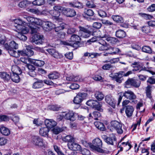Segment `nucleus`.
Wrapping results in <instances>:
<instances>
[{"label": "nucleus", "mask_w": 155, "mask_h": 155, "mask_svg": "<svg viewBox=\"0 0 155 155\" xmlns=\"http://www.w3.org/2000/svg\"><path fill=\"white\" fill-rule=\"evenodd\" d=\"M53 9L60 14L61 12L63 15L67 17H73L76 14V11L74 9L62 7L58 5L54 6Z\"/></svg>", "instance_id": "f257e3e1"}, {"label": "nucleus", "mask_w": 155, "mask_h": 155, "mask_svg": "<svg viewBox=\"0 0 155 155\" xmlns=\"http://www.w3.org/2000/svg\"><path fill=\"white\" fill-rule=\"evenodd\" d=\"M13 21L15 24L14 26L18 30V32L22 34H25L28 32V29L25 27L28 24L24 20L18 18L14 19Z\"/></svg>", "instance_id": "f03ea898"}, {"label": "nucleus", "mask_w": 155, "mask_h": 155, "mask_svg": "<svg viewBox=\"0 0 155 155\" xmlns=\"http://www.w3.org/2000/svg\"><path fill=\"white\" fill-rule=\"evenodd\" d=\"M4 48L8 51L9 54L12 56L17 58L19 57L18 53L14 49H17L18 47V44L15 41H12L9 44L5 43L4 45Z\"/></svg>", "instance_id": "7ed1b4c3"}, {"label": "nucleus", "mask_w": 155, "mask_h": 155, "mask_svg": "<svg viewBox=\"0 0 155 155\" xmlns=\"http://www.w3.org/2000/svg\"><path fill=\"white\" fill-rule=\"evenodd\" d=\"M81 39L80 37L77 35H72L69 41H63V44L65 45H70L74 48H77L78 43H79Z\"/></svg>", "instance_id": "20e7f679"}, {"label": "nucleus", "mask_w": 155, "mask_h": 155, "mask_svg": "<svg viewBox=\"0 0 155 155\" xmlns=\"http://www.w3.org/2000/svg\"><path fill=\"white\" fill-rule=\"evenodd\" d=\"M118 95L119 98L118 99V105L119 104L123 96L129 100L135 99L136 98V95L133 91L130 90L125 91L124 94L122 93H120L118 94Z\"/></svg>", "instance_id": "39448f33"}, {"label": "nucleus", "mask_w": 155, "mask_h": 155, "mask_svg": "<svg viewBox=\"0 0 155 155\" xmlns=\"http://www.w3.org/2000/svg\"><path fill=\"white\" fill-rule=\"evenodd\" d=\"M102 140L99 138H97L94 139L92 141V144L90 145V148L93 150L98 152L102 153L104 152L102 149Z\"/></svg>", "instance_id": "423d86ee"}, {"label": "nucleus", "mask_w": 155, "mask_h": 155, "mask_svg": "<svg viewBox=\"0 0 155 155\" xmlns=\"http://www.w3.org/2000/svg\"><path fill=\"white\" fill-rule=\"evenodd\" d=\"M31 142L34 145L38 147H45L46 146V144L44 142L43 139L38 136H32Z\"/></svg>", "instance_id": "0eeeda50"}, {"label": "nucleus", "mask_w": 155, "mask_h": 155, "mask_svg": "<svg viewBox=\"0 0 155 155\" xmlns=\"http://www.w3.org/2000/svg\"><path fill=\"white\" fill-rule=\"evenodd\" d=\"M140 84L141 81L139 80L130 78L125 81L124 87L126 88H130L132 86L136 88H138L140 86Z\"/></svg>", "instance_id": "6e6552de"}, {"label": "nucleus", "mask_w": 155, "mask_h": 155, "mask_svg": "<svg viewBox=\"0 0 155 155\" xmlns=\"http://www.w3.org/2000/svg\"><path fill=\"white\" fill-rule=\"evenodd\" d=\"M86 104L98 111H103V109L101 108L102 105L101 102H98L96 100H90L87 102Z\"/></svg>", "instance_id": "1a4fd4ad"}, {"label": "nucleus", "mask_w": 155, "mask_h": 155, "mask_svg": "<svg viewBox=\"0 0 155 155\" xmlns=\"http://www.w3.org/2000/svg\"><path fill=\"white\" fill-rule=\"evenodd\" d=\"M132 73L131 71H128L127 73H125L124 71H121L118 73L115 74L113 78L115 79V81L117 82L120 83L123 79V76H127Z\"/></svg>", "instance_id": "9d476101"}, {"label": "nucleus", "mask_w": 155, "mask_h": 155, "mask_svg": "<svg viewBox=\"0 0 155 155\" xmlns=\"http://www.w3.org/2000/svg\"><path fill=\"white\" fill-rule=\"evenodd\" d=\"M39 14L38 15H48L49 14H51L53 17H54L56 19L58 18V17L60 15V13L59 12H57L54 9L53 10H50V11H48L47 9H45L41 11H40L39 10Z\"/></svg>", "instance_id": "9b49d317"}, {"label": "nucleus", "mask_w": 155, "mask_h": 155, "mask_svg": "<svg viewBox=\"0 0 155 155\" xmlns=\"http://www.w3.org/2000/svg\"><path fill=\"white\" fill-rule=\"evenodd\" d=\"M111 127L114 129L118 134H121L123 132L122 129V125L117 121L114 120L112 121L110 123Z\"/></svg>", "instance_id": "f8f14e48"}, {"label": "nucleus", "mask_w": 155, "mask_h": 155, "mask_svg": "<svg viewBox=\"0 0 155 155\" xmlns=\"http://www.w3.org/2000/svg\"><path fill=\"white\" fill-rule=\"evenodd\" d=\"M43 36V35L34 34L32 37L31 42L35 44L39 45L42 44L44 43Z\"/></svg>", "instance_id": "ddd939ff"}, {"label": "nucleus", "mask_w": 155, "mask_h": 155, "mask_svg": "<svg viewBox=\"0 0 155 155\" xmlns=\"http://www.w3.org/2000/svg\"><path fill=\"white\" fill-rule=\"evenodd\" d=\"M24 18L28 22L31 23V24L29 23L28 25L31 29V33L32 34H33L36 32L37 30V28L32 26V25L34 24L35 18L30 16L26 17H24Z\"/></svg>", "instance_id": "4468645a"}, {"label": "nucleus", "mask_w": 155, "mask_h": 155, "mask_svg": "<svg viewBox=\"0 0 155 155\" xmlns=\"http://www.w3.org/2000/svg\"><path fill=\"white\" fill-rule=\"evenodd\" d=\"M87 94L85 93H79L74 97L73 101L76 104H80L87 96Z\"/></svg>", "instance_id": "2eb2a0df"}, {"label": "nucleus", "mask_w": 155, "mask_h": 155, "mask_svg": "<svg viewBox=\"0 0 155 155\" xmlns=\"http://www.w3.org/2000/svg\"><path fill=\"white\" fill-rule=\"evenodd\" d=\"M64 118L67 120H69L71 121H74L76 119L78 115L77 114L75 113L72 111H69L68 112H64Z\"/></svg>", "instance_id": "dca6fc26"}, {"label": "nucleus", "mask_w": 155, "mask_h": 155, "mask_svg": "<svg viewBox=\"0 0 155 155\" xmlns=\"http://www.w3.org/2000/svg\"><path fill=\"white\" fill-rule=\"evenodd\" d=\"M46 51L53 57L57 59H61L63 57L61 54L59 53L54 49H48Z\"/></svg>", "instance_id": "f3484780"}, {"label": "nucleus", "mask_w": 155, "mask_h": 155, "mask_svg": "<svg viewBox=\"0 0 155 155\" xmlns=\"http://www.w3.org/2000/svg\"><path fill=\"white\" fill-rule=\"evenodd\" d=\"M105 100L106 102L113 108H115L116 106V102L110 95H108L106 96Z\"/></svg>", "instance_id": "a211bd4d"}, {"label": "nucleus", "mask_w": 155, "mask_h": 155, "mask_svg": "<svg viewBox=\"0 0 155 155\" xmlns=\"http://www.w3.org/2000/svg\"><path fill=\"white\" fill-rule=\"evenodd\" d=\"M80 31H82V36L84 38H87L90 37L92 32L86 28L82 26H79Z\"/></svg>", "instance_id": "6ab92c4d"}, {"label": "nucleus", "mask_w": 155, "mask_h": 155, "mask_svg": "<svg viewBox=\"0 0 155 155\" xmlns=\"http://www.w3.org/2000/svg\"><path fill=\"white\" fill-rule=\"evenodd\" d=\"M68 146L69 149L72 150H81V146L74 142L68 143Z\"/></svg>", "instance_id": "aec40b11"}, {"label": "nucleus", "mask_w": 155, "mask_h": 155, "mask_svg": "<svg viewBox=\"0 0 155 155\" xmlns=\"http://www.w3.org/2000/svg\"><path fill=\"white\" fill-rule=\"evenodd\" d=\"M37 81L32 84V87L33 89H38L41 88L44 86L43 81L42 80L36 79Z\"/></svg>", "instance_id": "412c9836"}, {"label": "nucleus", "mask_w": 155, "mask_h": 155, "mask_svg": "<svg viewBox=\"0 0 155 155\" xmlns=\"http://www.w3.org/2000/svg\"><path fill=\"white\" fill-rule=\"evenodd\" d=\"M124 108L125 113L127 116L128 117H131L132 116L134 110V107L132 106L127 105Z\"/></svg>", "instance_id": "4be33fe9"}, {"label": "nucleus", "mask_w": 155, "mask_h": 155, "mask_svg": "<svg viewBox=\"0 0 155 155\" xmlns=\"http://www.w3.org/2000/svg\"><path fill=\"white\" fill-rule=\"evenodd\" d=\"M45 123L46 127L48 128H52L56 126L57 122L52 119H47L45 121Z\"/></svg>", "instance_id": "5701e85b"}, {"label": "nucleus", "mask_w": 155, "mask_h": 155, "mask_svg": "<svg viewBox=\"0 0 155 155\" xmlns=\"http://www.w3.org/2000/svg\"><path fill=\"white\" fill-rule=\"evenodd\" d=\"M104 38H105L107 41L112 45H115L119 42V40L117 38L111 37L107 35H105Z\"/></svg>", "instance_id": "b1692460"}, {"label": "nucleus", "mask_w": 155, "mask_h": 155, "mask_svg": "<svg viewBox=\"0 0 155 155\" xmlns=\"http://www.w3.org/2000/svg\"><path fill=\"white\" fill-rule=\"evenodd\" d=\"M104 140L108 144L114 145V143L116 142V138L115 136L112 135L109 137H107Z\"/></svg>", "instance_id": "393cba45"}, {"label": "nucleus", "mask_w": 155, "mask_h": 155, "mask_svg": "<svg viewBox=\"0 0 155 155\" xmlns=\"http://www.w3.org/2000/svg\"><path fill=\"white\" fill-rule=\"evenodd\" d=\"M43 25V28L46 31H50L52 28L53 24L50 22L48 21L44 22Z\"/></svg>", "instance_id": "a878e982"}, {"label": "nucleus", "mask_w": 155, "mask_h": 155, "mask_svg": "<svg viewBox=\"0 0 155 155\" xmlns=\"http://www.w3.org/2000/svg\"><path fill=\"white\" fill-rule=\"evenodd\" d=\"M27 66L29 70L28 74L29 75L32 77L35 76L36 75V73L35 71V68L31 64H28L27 65Z\"/></svg>", "instance_id": "bb28decb"}, {"label": "nucleus", "mask_w": 155, "mask_h": 155, "mask_svg": "<svg viewBox=\"0 0 155 155\" xmlns=\"http://www.w3.org/2000/svg\"><path fill=\"white\" fill-rule=\"evenodd\" d=\"M49 131V129L47 127H42L40 129L39 134L43 137H48Z\"/></svg>", "instance_id": "cd10ccee"}, {"label": "nucleus", "mask_w": 155, "mask_h": 155, "mask_svg": "<svg viewBox=\"0 0 155 155\" xmlns=\"http://www.w3.org/2000/svg\"><path fill=\"white\" fill-rule=\"evenodd\" d=\"M30 63L37 67H41L45 64L44 61L32 59L30 60Z\"/></svg>", "instance_id": "c85d7f7f"}, {"label": "nucleus", "mask_w": 155, "mask_h": 155, "mask_svg": "<svg viewBox=\"0 0 155 155\" xmlns=\"http://www.w3.org/2000/svg\"><path fill=\"white\" fill-rule=\"evenodd\" d=\"M69 5L71 7L73 8H76L78 9H81L83 7V5L82 4L78 2H69Z\"/></svg>", "instance_id": "c756f323"}, {"label": "nucleus", "mask_w": 155, "mask_h": 155, "mask_svg": "<svg viewBox=\"0 0 155 155\" xmlns=\"http://www.w3.org/2000/svg\"><path fill=\"white\" fill-rule=\"evenodd\" d=\"M17 73H10V78L13 82L18 83L20 81V78Z\"/></svg>", "instance_id": "7c9ffc66"}, {"label": "nucleus", "mask_w": 155, "mask_h": 155, "mask_svg": "<svg viewBox=\"0 0 155 155\" xmlns=\"http://www.w3.org/2000/svg\"><path fill=\"white\" fill-rule=\"evenodd\" d=\"M0 77L4 81H8L10 79V75L6 72L0 73Z\"/></svg>", "instance_id": "2f4dec72"}, {"label": "nucleus", "mask_w": 155, "mask_h": 155, "mask_svg": "<svg viewBox=\"0 0 155 155\" xmlns=\"http://www.w3.org/2000/svg\"><path fill=\"white\" fill-rule=\"evenodd\" d=\"M1 133L3 135L8 136L10 134L9 130L7 128L4 126H2L0 128Z\"/></svg>", "instance_id": "473e14b6"}, {"label": "nucleus", "mask_w": 155, "mask_h": 155, "mask_svg": "<svg viewBox=\"0 0 155 155\" xmlns=\"http://www.w3.org/2000/svg\"><path fill=\"white\" fill-rule=\"evenodd\" d=\"M31 4V2L28 0H23L20 2L18 6L21 8H24Z\"/></svg>", "instance_id": "72a5a7b5"}, {"label": "nucleus", "mask_w": 155, "mask_h": 155, "mask_svg": "<svg viewBox=\"0 0 155 155\" xmlns=\"http://www.w3.org/2000/svg\"><path fill=\"white\" fill-rule=\"evenodd\" d=\"M62 140L65 142H68V143H72L75 141L74 138L71 135H68L62 138Z\"/></svg>", "instance_id": "f704fd0d"}, {"label": "nucleus", "mask_w": 155, "mask_h": 155, "mask_svg": "<svg viewBox=\"0 0 155 155\" xmlns=\"http://www.w3.org/2000/svg\"><path fill=\"white\" fill-rule=\"evenodd\" d=\"M94 125L97 128L101 130L104 131L105 130V126L102 123L99 121H96L94 122Z\"/></svg>", "instance_id": "c9c22d12"}, {"label": "nucleus", "mask_w": 155, "mask_h": 155, "mask_svg": "<svg viewBox=\"0 0 155 155\" xmlns=\"http://www.w3.org/2000/svg\"><path fill=\"white\" fill-rule=\"evenodd\" d=\"M126 35L125 32L122 30H119L116 32V36L119 38H123Z\"/></svg>", "instance_id": "e433bc0d"}, {"label": "nucleus", "mask_w": 155, "mask_h": 155, "mask_svg": "<svg viewBox=\"0 0 155 155\" xmlns=\"http://www.w3.org/2000/svg\"><path fill=\"white\" fill-rule=\"evenodd\" d=\"M12 73H17L20 74L21 73V71L19 67L17 66H13L12 68Z\"/></svg>", "instance_id": "4c0bfd02"}, {"label": "nucleus", "mask_w": 155, "mask_h": 155, "mask_svg": "<svg viewBox=\"0 0 155 155\" xmlns=\"http://www.w3.org/2000/svg\"><path fill=\"white\" fill-rule=\"evenodd\" d=\"M91 34H92L93 36L97 38L98 39L100 38H104L105 37V35H102L101 31L99 30L94 31Z\"/></svg>", "instance_id": "58836bf2"}, {"label": "nucleus", "mask_w": 155, "mask_h": 155, "mask_svg": "<svg viewBox=\"0 0 155 155\" xmlns=\"http://www.w3.org/2000/svg\"><path fill=\"white\" fill-rule=\"evenodd\" d=\"M141 49L143 52L150 54H152L153 52L152 48L148 46H143Z\"/></svg>", "instance_id": "ea45409f"}, {"label": "nucleus", "mask_w": 155, "mask_h": 155, "mask_svg": "<svg viewBox=\"0 0 155 155\" xmlns=\"http://www.w3.org/2000/svg\"><path fill=\"white\" fill-rule=\"evenodd\" d=\"M94 13L93 11L90 9H85L84 11V14L83 15L84 17H85L86 15L89 16H91L94 15Z\"/></svg>", "instance_id": "a19ab883"}, {"label": "nucleus", "mask_w": 155, "mask_h": 155, "mask_svg": "<svg viewBox=\"0 0 155 155\" xmlns=\"http://www.w3.org/2000/svg\"><path fill=\"white\" fill-rule=\"evenodd\" d=\"M99 44L100 45L99 48V50H107L109 49L106 42H104L102 43L101 42H100Z\"/></svg>", "instance_id": "79ce46f5"}, {"label": "nucleus", "mask_w": 155, "mask_h": 155, "mask_svg": "<svg viewBox=\"0 0 155 155\" xmlns=\"http://www.w3.org/2000/svg\"><path fill=\"white\" fill-rule=\"evenodd\" d=\"M111 18L113 20L118 23H121L123 22V18L119 15H113L111 16Z\"/></svg>", "instance_id": "37998d69"}, {"label": "nucleus", "mask_w": 155, "mask_h": 155, "mask_svg": "<svg viewBox=\"0 0 155 155\" xmlns=\"http://www.w3.org/2000/svg\"><path fill=\"white\" fill-rule=\"evenodd\" d=\"M95 97L99 101L102 100L104 97V95L101 92L97 91L95 94Z\"/></svg>", "instance_id": "c03bdc74"}, {"label": "nucleus", "mask_w": 155, "mask_h": 155, "mask_svg": "<svg viewBox=\"0 0 155 155\" xmlns=\"http://www.w3.org/2000/svg\"><path fill=\"white\" fill-rule=\"evenodd\" d=\"M45 0H35L31 2V4L35 6H41L45 4Z\"/></svg>", "instance_id": "a18cd8bd"}, {"label": "nucleus", "mask_w": 155, "mask_h": 155, "mask_svg": "<svg viewBox=\"0 0 155 155\" xmlns=\"http://www.w3.org/2000/svg\"><path fill=\"white\" fill-rule=\"evenodd\" d=\"M59 74L56 72H53L49 74L48 77L51 79H57L59 77Z\"/></svg>", "instance_id": "49530a36"}, {"label": "nucleus", "mask_w": 155, "mask_h": 155, "mask_svg": "<svg viewBox=\"0 0 155 155\" xmlns=\"http://www.w3.org/2000/svg\"><path fill=\"white\" fill-rule=\"evenodd\" d=\"M63 130L64 129L63 128H60L58 127H56L52 129V131L53 133L55 134H58Z\"/></svg>", "instance_id": "de8ad7c7"}, {"label": "nucleus", "mask_w": 155, "mask_h": 155, "mask_svg": "<svg viewBox=\"0 0 155 155\" xmlns=\"http://www.w3.org/2000/svg\"><path fill=\"white\" fill-rule=\"evenodd\" d=\"M31 60H32V59L25 57H22L20 58V60L22 62L26 64L27 65L28 64V63H30Z\"/></svg>", "instance_id": "09e8293b"}, {"label": "nucleus", "mask_w": 155, "mask_h": 155, "mask_svg": "<svg viewBox=\"0 0 155 155\" xmlns=\"http://www.w3.org/2000/svg\"><path fill=\"white\" fill-rule=\"evenodd\" d=\"M92 117L95 120H98L99 118H100L101 116V114L98 111H94L92 114Z\"/></svg>", "instance_id": "8fccbe9b"}, {"label": "nucleus", "mask_w": 155, "mask_h": 155, "mask_svg": "<svg viewBox=\"0 0 155 155\" xmlns=\"http://www.w3.org/2000/svg\"><path fill=\"white\" fill-rule=\"evenodd\" d=\"M139 15L143 17L145 19L147 20H150L151 19L153 18V16L151 15L145 13H139Z\"/></svg>", "instance_id": "3c124183"}, {"label": "nucleus", "mask_w": 155, "mask_h": 155, "mask_svg": "<svg viewBox=\"0 0 155 155\" xmlns=\"http://www.w3.org/2000/svg\"><path fill=\"white\" fill-rule=\"evenodd\" d=\"M27 11L28 12L36 14L38 15V14H39V10L38 9H35L34 8H27Z\"/></svg>", "instance_id": "603ef678"}, {"label": "nucleus", "mask_w": 155, "mask_h": 155, "mask_svg": "<svg viewBox=\"0 0 155 155\" xmlns=\"http://www.w3.org/2000/svg\"><path fill=\"white\" fill-rule=\"evenodd\" d=\"M109 49H110L112 51L110 53V54H115L119 53L120 52V50L118 48H111Z\"/></svg>", "instance_id": "864d4df0"}, {"label": "nucleus", "mask_w": 155, "mask_h": 155, "mask_svg": "<svg viewBox=\"0 0 155 155\" xmlns=\"http://www.w3.org/2000/svg\"><path fill=\"white\" fill-rule=\"evenodd\" d=\"M54 148L55 151L58 155H65L61 151L59 147L57 145H54Z\"/></svg>", "instance_id": "5fc2aeb1"}, {"label": "nucleus", "mask_w": 155, "mask_h": 155, "mask_svg": "<svg viewBox=\"0 0 155 155\" xmlns=\"http://www.w3.org/2000/svg\"><path fill=\"white\" fill-rule=\"evenodd\" d=\"M142 31L145 33H148L150 32V28L148 26L143 27L141 28Z\"/></svg>", "instance_id": "6e6d98bb"}, {"label": "nucleus", "mask_w": 155, "mask_h": 155, "mask_svg": "<svg viewBox=\"0 0 155 155\" xmlns=\"http://www.w3.org/2000/svg\"><path fill=\"white\" fill-rule=\"evenodd\" d=\"M64 23H61V24L60 26L56 27L54 28V30L56 32H58L61 30L64 29Z\"/></svg>", "instance_id": "4d7b16f0"}, {"label": "nucleus", "mask_w": 155, "mask_h": 155, "mask_svg": "<svg viewBox=\"0 0 155 155\" xmlns=\"http://www.w3.org/2000/svg\"><path fill=\"white\" fill-rule=\"evenodd\" d=\"M92 78L96 81H100L102 82L103 78L102 77L98 75H95L93 76Z\"/></svg>", "instance_id": "13d9d810"}, {"label": "nucleus", "mask_w": 155, "mask_h": 155, "mask_svg": "<svg viewBox=\"0 0 155 155\" xmlns=\"http://www.w3.org/2000/svg\"><path fill=\"white\" fill-rule=\"evenodd\" d=\"M43 22L40 19L35 18L34 24L41 26L43 25Z\"/></svg>", "instance_id": "bf43d9fd"}, {"label": "nucleus", "mask_w": 155, "mask_h": 155, "mask_svg": "<svg viewBox=\"0 0 155 155\" xmlns=\"http://www.w3.org/2000/svg\"><path fill=\"white\" fill-rule=\"evenodd\" d=\"M102 26V24L100 22H94L92 25V26L94 28L97 29H100Z\"/></svg>", "instance_id": "052dcab7"}, {"label": "nucleus", "mask_w": 155, "mask_h": 155, "mask_svg": "<svg viewBox=\"0 0 155 155\" xmlns=\"http://www.w3.org/2000/svg\"><path fill=\"white\" fill-rule=\"evenodd\" d=\"M84 81V79L82 78L80 76L74 75V81H79L82 82Z\"/></svg>", "instance_id": "680f3d73"}, {"label": "nucleus", "mask_w": 155, "mask_h": 155, "mask_svg": "<svg viewBox=\"0 0 155 155\" xmlns=\"http://www.w3.org/2000/svg\"><path fill=\"white\" fill-rule=\"evenodd\" d=\"M147 82L150 84H155V76H152L150 77L147 80Z\"/></svg>", "instance_id": "e2e57ef3"}, {"label": "nucleus", "mask_w": 155, "mask_h": 155, "mask_svg": "<svg viewBox=\"0 0 155 155\" xmlns=\"http://www.w3.org/2000/svg\"><path fill=\"white\" fill-rule=\"evenodd\" d=\"M87 6L89 8H93L95 7L96 5L92 1H87L86 4Z\"/></svg>", "instance_id": "0e129e2a"}, {"label": "nucleus", "mask_w": 155, "mask_h": 155, "mask_svg": "<svg viewBox=\"0 0 155 155\" xmlns=\"http://www.w3.org/2000/svg\"><path fill=\"white\" fill-rule=\"evenodd\" d=\"M9 120V117L8 116L4 115H0V121H7Z\"/></svg>", "instance_id": "69168bd1"}, {"label": "nucleus", "mask_w": 155, "mask_h": 155, "mask_svg": "<svg viewBox=\"0 0 155 155\" xmlns=\"http://www.w3.org/2000/svg\"><path fill=\"white\" fill-rule=\"evenodd\" d=\"M65 56L66 58L69 60L72 59L73 58V54L72 52H68L65 54Z\"/></svg>", "instance_id": "338daca9"}, {"label": "nucleus", "mask_w": 155, "mask_h": 155, "mask_svg": "<svg viewBox=\"0 0 155 155\" xmlns=\"http://www.w3.org/2000/svg\"><path fill=\"white\" fill-rule=\"evenodd\" d=\"M79 85L75 83H73L70 86V88L73 90H76L79 88Z\"/></svg>", "instance_id": "774afa93"}]
</instances>
